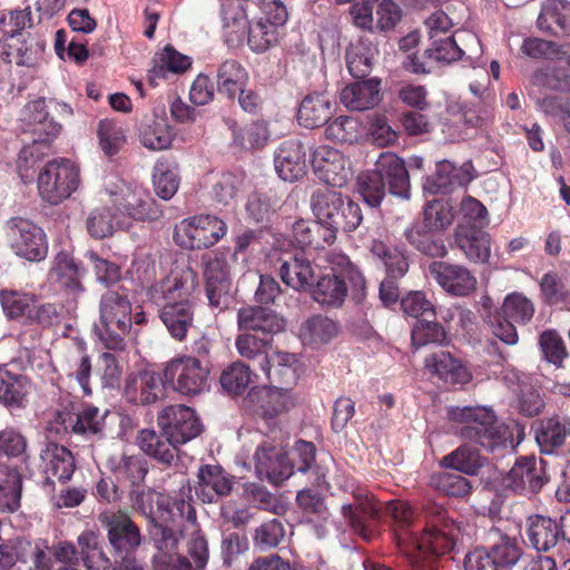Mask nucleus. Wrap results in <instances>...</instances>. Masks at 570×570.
I'll use <instances>...</instances> for the list:
<instances>
[{"mask_svg": "<svg viewBox=\"0 0 570 570\" xmlns=\"http://www.w3.org/2000/svg\"><path fill=\"white\" fill-rule=\"evenodd\" d=\"M51 273L70 294L78 296L85 292L80 281L83 273L68 253H59L56 256Z\"/></svg>", "mask_w": 570, "mask_h": 570, "instance_id": "nucleus-43", "label": "nucleus"}, {"mask_svg": "<svg viewBox=\"0 0 570 570\" xmlns=\"http://www.w3.org/2000/svg\"><path fill=\"white\" fill-rule=\"evenodd\" d=\"M22 479L17 466L0 464V511L14 512L20 507Z\"/></svg>", "mask_w": 570, "mask_h": 570, "instance_id": "nucleus-41", "label": "nucleus"}, {"mask_svg": "<svg viewBox=\"0 0 570 570\" xmlns=\"http://www.w3.org/2000/svg\"><path fill=\"white\" fill-rule=\"evenodd\" d=\"M0 302L6 316L10 320L29 322L35 297L16 291L0 292Z\"/></svg>", "mask_w": 570, "mask_h": 570, "instance_id": "nucleus-58", "label": "nucleus"}, {"mask_svg": "<svg viewBox=\"0 0 570 570\" xmlns=\"http://www.w3.org/2000/svg\"><path fill=\"white\" fill-rule=\"evenodd\" d=\"M131 325V303L126 289L105 292L99 301V318L94 325L98 341L108 350L122 351Z\"/></svg>", "mask_w": 570, "mask_h": 570, "instance_id": "nucleus-2", "label": "nucleus"}, {"mask_svg": "<svg viewBox=\"0 0 570 570\" xmlns=\"http://www.w3.org/2000/svg\"><path fill=\"white\" fill-rule=\"evenodd\" d=\"M97 135L99 146L107 156L116 155L127 140L122 126L111 119L100 120Z\"/></svg>", "mask_w": 570, "mask_h": 570, "instance_id": "nucleus-63", "label": "nucleus"}, {"mask_svg": "<svg viewBox=\"0 0 570 570\" xmlns=\"http://www.w3.org/2000/svg\"><path fill=\"white\" fill-rule=\"evenodd\" d=\"M269 138L267 122L264 120H256L245 126L233 130L234 144L243 149H259L263 148Z\"/></svg>", "mask_w": 570, "mask_h": 570, "instance_id": "nucleus-60", "label": "nucleus"}, {"mask_svg": "<svg viewBox=\"0 0 570 570\" xmlns=\"http://www.w3.org/2000/svg\"><path fill=\"white\" fill-rule=\"evenodd\" d=\"M547 462L532 456L520 458L502 478L501 488L507 494L531 498L548 483Z\"/></svg>", "mask_w": 570, "mask_h": 570, "instance_id": "nucleus-8", "label": "nucleus"}, {"mask_svg": "<svg viewBox=\"0 0 570 570\" xmlns=\"http://www.w3.org/2000/svg\"><path fill=\"white\" fill-rule=\"evenodd\" d=\"M454 240L469 261L488 262L491 254V239L487 232L469 224H460L455 228Z\"/></svg>", "mask_w": 570, "mask_h": 570, "instance_id": "nucleus-24", "label": "nucleus"}, {"mask_svg": "<svg viewBox=\"0 0 570 570\" xmlns=\"http://www.w3.org/2000/svg\"><path fill=\"white\" fill-rule=\"evenodd\" d=\"M424 519L431 522L432 529L425 528L421 537L413 532L403 531L399 534V544L402 553L409 559L413 568L421 570L423 554H444L466 534V527L449 517L448 511L438 503L428 501L417 521Z\"/></svg>", "mask_w": 570, "mask_h": 570, "instance_id": "nucleus-1", "label": "nucleus"}, {"mask_svg": "<svg viewBox=\"0 0 570 570\" xmlns=\"http://www.w3.org/2000/svg\"><path fill=\"white\" fill-rule=\"evenodd\" d=\"M375 174L389 185L390 193L402 198L410 196V178L403 159L393 153H381L375 163Z\"/></svg>", "mask_w": 570, "mask_h": 570, "instance_id": "nucleus-21", "label": "nucleus"}, {"mask_svg": "<svg viewBox=\"0 0 570 570\" xmlns=\"http://www.w3.org/2000/svg\"><path fill=\"white\" fill-rule=\"evenodd\" d=\"M191 65L189 57L179 53L173 47L167 46L154 58V66L150 70V81L156 78H166L169 72L180 73L186 71Z\"/></svg>", "mask_w": 570, "mask_h": 570, "instance_id": "nucleus-49", "label": "nucleus"}, {"mask_svg": "<svg viewBox=\"0 0 570 570\" xmlns=\"http://www.w3.org/2000/svg\"><path fill=\"white\" fill-rule=\"evenodd\" d=\"M423 216L422 224L428 230H443L453 223V206L448 200L434 199L425 205Z\"/></svg>", "mask_w": 570, "mask_h": 570, "instance_id": "nucleus-59", "label": "nucleus"}, {"mask_svg": "<svg viewBox=\"0 0 570 570\" xmlns=\"http://www.w3.org/2000/svg\"><path fill=\"white\" fill-rule=\"evenodd\" d=\"M159 430L179 445L189 442L202 432V423L195 411L183 404L164 407L157 416Z\"/></svg>", "mask_w": 570, "mask_h": 570, "instance_id": "nucleus-10", "label": "nucleus"}, {"mask_svg": "<svg viewBox=\"0 0 570 570\" xmlns=\"http://www.w3.org/2000/svg\"><path fill=\"white\" fill-rule=\"evenodd\" d=\"M446 338L444 328L434 320L422 318L412 328V345L415 348L429 344H442Z\"/></svg>", "mask_w": 570, "mask_h": 570, "instance_id": "nucleus-64", "label": "nucleus"}, {"mask_svg": "<svg viewBox=\"0 0 570 570\" xmlns=\"http://www.w3.org/2000/svg\"><path fill=\"white\" fill-rule=\"evenodd\" d=\"M130 507L142 514L149 523L160 519L161 510L166 507L167 495L151 489H132L129 492Z\"/></svg>", "mask_w": 570, "mask_h": 570, "instance_id": "nucleus-46", "label": "nucleus"}, {"mask_svg": "<svg viewBox=\"0 0 570 570\" xmlns=\"http://www.w3.org/2000/svg\"><path fill=\"white\" fill-rule=\"evenodd\" d=\"M46 558L47 554L39 546H33L22 538L11 539L0 544V566L7 570L17 562L26 563L30 559L33 561V567H37Z\"/></svg>", "mask_w": 570, "mask_h": 570, "instance_id": "nucleus-30", "label": "nucleus"}, {"mask_svg": "<svg viewBox=\"0 0 570 570\" xmlns=\"http://www.w3.org/2000/svg\"><path fill=\"white\" fill-rule=\"evenodd\" d=\"M99 521L107 528V538L114 557L137 551L142 541L141 532L127 512L101 513Z\"/></svg>", "mask_w": 570, "mask_h": 570, "instance_id": "nucleus-14", "label": "nucleus"}, {"mask_svg": "<svg viewBox=\"0 0 570 570\" xmlns=\"http://www.w3.org/2000/svg\"><path fill=\"white\" fill-rule=\"evenodd\" d=\"M204 265L205 289L209 305L218 312L229 308L234 303V289L226 259L219 256L208 257Z\"/></svg>", "mask_w": 570, "mask_h": 570, "instance_id": "nucleus-12", "label": "nucleus"}, {"mask_svg": "<svg viewBox=\"0 0 570 570\" xmlns=\"http://www.w3.org/2000/svg\"><path fill=\"white\" fill-rule=\"evenodd\" d=\"M569 435L570 420L559 415L542 420L535 430V441L546 454H552L561 448Z\"/></svg>", "mask_w": 570, "mask_h": 570, "instance_id": "nucleus-31", "label": "nucleus"}, {"mask_svg": "<svg viewBox=\"0 0 570 570\" xmlns=\"http://www.w3.org/2000/svg\"><path fill=\"white\" fill-rule=\"evenodd\" d=\"M79 184L78 166L65 158L48 161L38 176L39 195L51 205L68 199L78 189Z\"/></svg>", "mask_w": 570, "mask_h": 570, "instance_id": "nucleus-7", "label": "nucleus"}, {"mask_svg": "<svg viewBox=\"0 0 570 570\" xmlns=\"http://www.w3.org/2000/svg\"><path fill=\"white\" fill-rule=\"evenodd\" d=\"M235 348L238 355L259 368L267 366L268 356L274 350L272 337H259L245 332L236 336Z\"/></svg>", "mask_w": 570, "mask_h": 570, "instance_id": "nucleus-38", "label": "nucleus"}, {"mask_svg": "<svg viewBox=\"0 0 570 570\" xmlns=\"http://www.w3.org/2000/svg\"><path fill=\"white\" fill-rule=\"evenodd\" d=\"M40 459L41 469L48 483L52 482L53 478L66 482L75 472V458L71 451L63 445L48 443L41 451Z\"/></svg>", "mask_w": 570, "mask_h": 570, "instance_id": "nucleus-23", "label": "nucleus"}, {"mask_svg": "<svg viewBox=\"0 0 570 570\" xmlns=\"http://www.w3.org/2000/svg\"><path fill=\"white\" fill-rule=\"evenodd\" d=\"M299 361L296 354L273 350L267 366L261 370L272 385L292 387L296 384L299 373Z\"/></svg>", "mask_w": 570, "mask_h": 570, "instance_id": "nucleus-26", "label": "nucleus"}, {"mask_svg": "<svg viewBox=\"0 0 570 570\" xmlns=\"http://www.w3.org/2000/svg\"><path fill=\"white\" fill-rule=\"evenodd\" d=\"M491 542L489 553L491 554L499 570H510L522 556L521 547L515 538L502 533L499 529L492 528L488 533Z\"/></svg>", "mask_w": 570, "mask_h": 570, "instance_id": "nucleus-33", "label": "nucleus"}, {"mask_svg": "<svg viewBox=\"0 0 570 570\" xmlns=\"http://www.w3.org/2000/svg\"><path fill=\"white\" fill-rule=\"evenodd\" d=\"M552 67L540 68L532 75V83L552 90H570V56L556 59Z\"/></svg>", "mask_w": 570, "mask_h": 570, "instance_id": "nucleus-42", "label": "nucleus"}, {"mask_svg": "<svg viewBox=\"0 0 570 570\" xmlns=\"http://www.w3.org/2000/svg\"><path fill=\"white\" fill-rule=\"evenodd\" d=\"M428 273L446 293L454 296H466L476 288L475 276L462 265L433 262Z\"/></svg>", "mask_w": 570, "mask_h": 570, "instance_id": "nucleus-17", "label": "nucleus"}, {"mask_svg": "<svg viewBox=\"0 0 570 570\" xmlns=\"http://www.w3.org/2000/svg\"><path fill=\"white\" fill-rule=\"evenodd\" d=\"M163 377L176 393L194 397L209 389V370L197 357L183 355L167 362Z\"/></svg>", "mask_w": 570, "mask_h": 570, "instance_id": "nucleus-6", "label": "nucleus"}, {"mask_svg": "<svg viewBox=\"0 0 570 570\" xmlns=\"http://www.w3.org/2000/svg\"><path fill=\"white\" fill-rule=\"evenodd\" d=\"M197 478L196 493L205 503L217 502L219 498L228 495L234 487V478L217 464L202 465Z\"/></svg>", "mask_w": 570, "mask_h": 570, "instance_id": "nucleus-20", "label": "nucleus"}, {"mask_svg": "<svg viewBox=\"0 0 570 570\" xmlns=\"http://www.w3.org/2000/svg\"><path fill=\"white\" fill-rule=\"evenodd\" d=\"M540 30L570 37V2L552 0L543 7L537 20Z\"/></svg>", "mask_w": 570, "mask_h": 570, "instance_id": "nucleus-39", "label": "nucleus"}, {"mask_svg": "<svg viewBox=\"0 0 570 570\" xmlns=\"http://www.w3.org/2000/svg\"><path fill=\"white\" fill-rule=\"evenodd\" d=\"M430 485L445 495L458 498L470 494L472 490L471 482L455 472H439L432 474Z\"/></svg>", "mask_w": 570, "mask_h": 570, "instance_id": "nucleus-61", "label": "nucleus"}, {"mask_svg": "<svg viewBox=\"0 0 570 570\" xmlns=\"http://www.w3.org/2000/svg\"><path fill=\"white\" fill-rule=\"evenodd\" d=\"M9 238L13 252L30 262L46 258L48 244L45 232L32 222L16 218L9 225Z\"/></svg>", "mask_w": 570, "mask_h": 570, "instance_id": "nucleus-11", "label": "nucleus"}, {"mask_svg": "<svg viewBox=\"0 0 570 570\" xmlns=\"http://www.w3.org/2000/svg\"><path fill=\"white\" fill-rule=\"evenodd\" d=\"M451 420L456 424L455 433L464 440L481 445L483 434L494 423L495 415L485 407H455L450 411Z\"/></svg>", "mask_w": 570, "mask_h": 570, "instance_id": "nucleus-18", "label": "nucleus"}, {"mask_svg": "<svg viewBox=\"0 0 570 570\" xmlns=\"http://www.w3.org/2000/svg\"><path fill=\"white\" fill-rule=\"evenodd\" d=\"M141 450L159 463L171 465L177 458L179 444L167 438L164 431L142 430L139 434Z\"/></svg>", "mask_w": 570, "mask_h": 570, "instance_id": "nucleus-37", "label": "nucleus"}, {"mask_svg": "<svg viewBox=\"0 0 570 570\" xmlns=\"http://www.w3.org/2000/svg\"><path fill=\"white\" fill-rule=\"evenodd\" d=\"M365 281L358 268L347 257L342 256L332 272L318 277L313 298L325 307H340L348 289L360 299L363 296Z\"/></svg>", "mask_w": 570, "mask_h": 570, "instance_id": "nucleus-3", "label": "nucleus"}, {"mask_svg": "<svg viewBox=\"0 0 570 570\" xmlns=\"http://www.w3.org/2000/svg\"><path fill=\"white\" fill-rule=\"evenodd\" d=\"M129 224L125 220L116 219L109 207H100L92 209L87 218L88 233L101 239L112 235L117 228H128Z\"/></svg>", "mask_w": 570, "mask_h": 570, "instance_id": "nucleus-54", "label": "nucleus"}, {"mask_svg": "<svg viewBox=\"0 0 570 570\" xmlns=\"http://www.w3.org/2000/svg\"><path fill=\"white\" fill-rule=\"evenodd\" d=\"M197 285L196 274L190 269L174 271L148 291V297L153 304L160 308L166 303L186 301Z\"/></svg>", "mask_w": 570, "mask_h": 570, "instance_id": "nucleus-16", "label": "nucleus"}, {"mask_svg": "<svg viewBox=\"0 0 570 570\" xmlns=\"http://www.w3.org/2000/svg\"><path fill=\"white\" fill-rule=\"evenodd\" d=\"M315 217L333 229V234L340 230L348 233L355 230L363 220L360 206L341 193L327 188L316 190L311 199Z\"/></svg>", "mask_w": 570, "mask_h": 570, "instance_id": "nucleus-4", "label": "nucleus"}, {"mask_svg": "<svg viewBox=\"0 0 570 570\" xmlns=\"http://www.w3.org/2000/svg\"><path fill=\"white\" fill-rule=\"evenodd\" d=\"M239 330L274 334L285 327L284 320L272 309L262 306L242 307L237 313Z\"/></svg>", "mask_w": 570, "mask_h": 570, "instance_id": "nucleus-28", "label": "nucleus"}, {"mask_svg": "<svg viewBox=\"0 0 570 570\" xmlns=\"http://www.w3.org/2000/svg\"><path fill=\"white\" fill-rule=\"evenodd\" d=\"M274 166L278 176L285 181H296L306 173V150L296 139L283 141L274 155Z\"/></svg>", "mask_w": 570, "mask_h": 570, "instance_id": "nucleus-19", "label": "nucleus"}, {"mask_svg": "<svg viewBox=\"0 0 570 570\" xmlns=\"http://www.w3.org/2000/svg\"><path fill=\"white\" fill-rule=\"evenodd\" d=\"M425 367L431 374L439 376L445 383L464 384L471 377L466 367L444 351H439L429 356L425 360Z\"/></svg>", "mask_w": 570, "mask_h": 570, "instance_id": "nucleus-36", "label": "nucleus"}, {"mask_svg": "<svg viewBox=\"0 0 570 570\" xmlns=\"http://www.w3.org/2000/svg\"><path fill=\"white\" fill-rule=\"evenodd\" d=\"M194 306L189 301L166 303L159 311V317L170 336L177 341L186 338L188 330L194 324Z\"/></svg>", "mask_w": 570, "mask_h": 570, "instance_id": "nucleus-29", "label": "nucleus"}, {"mask_svg": "<svg viewBox=\"0 0 570 570\" xmlns=\"http://www.w3.org/2000/svg\"><path fill=\"white\" fill-rule=\"evenodd\" d=\"M312 167L315 175L325 184L343 187L352 177L351 163L340 150L330 146H318L312 153Z\"/></svg>", "mask_w": 570, "mask_h": 570, "instance_id": "nucleus-15", "label": "nucleus"}, {"mask_svg": "<svg viewBox=\"0 0 570 570\" xmlns=\"http://www.w3.org/2000/svg\"><path fill=\"white\" fill-rule=\"evenodd\" d=\"M470 169L471 164L456 168L451 161L442 160L438 163L435 175L426 180L424 188L432 194L449 193L455 186H464L473 179Z\"/></svg>", "mask_w": 570, "mask_h": 570, "instance_id": "nucleus-27", "label": "nucleus"}, {"mask_svg": "<svg viewBox=\"0 0 570 570\" xmlns=\"http://www.w3.org/2000/svg\"><path fill=\"white\" fill-rule=\"evenodd\" d=\"M109 468L119 476L128 479L131 484L144 481L148 469L141 455L119 454L109 459Z\"/></svg>", "mask_w": 570, "mask_h": 570, "instance_id": "nucleus-55", "label": "nucleus"}, {"mask_svg": "<svg viewBox=\"0 0 570 570\" xmlns=\"http://www.w3.org/2000/svg\"><path fill=\"white\" fill-rule=\"evenodd\" d=\"M68 375L75 376L85 394L90 395L89 377L91 371L90 358L81 345H73L66 353Z\"/></svg>", "mask_w": 570, "mask_h": 570, "instance_id": "nucleus-56", "label": "nucleus"}, {"mask_svg": "<svg viewBox=\"0 0 570 570\" xmlns=\"http://www.w3.org/2000/svg\"><path fill=\"white\" fill-rule=\"evenodd\" d=\"M78 544L87 570H99L100 567L108 568L111 564L108 556L102 551L98 535L91 531H85L78 537Z\"/></svg>", "mask_w": 570, "mask_h": 570, "instance_id": "nucleus-52", "label": "nucleus"}, {"mask_svg": "<svg viewBox=\"0 0 570 570\" xmlns=\"http://www.w3.org/2000/svg\"><path fill=\"white\" fill-rule=\"evenodd\" d=\"M224 35L229 46H238L245 40L250 21L240 3H230L223 10Z\"/></svg>", "mask_w": 570, "mask_h": 570, "instance_id": "nucleus-45", "label": "nucleus"}, {"mask_svg": "<svg viewBox=\"0 0 570 570\" xmlns=\"http://www.w3.org/2000/svg\"><path fill=\"white\" fill-rule=\"evenodd\" d=\"M161 379L155 372L139 371L127 376L124 393L134 404L155 403L161 393Z\"/></svg>", "mask_w": 570, "mask_h": 570, "instance_id": "nucleus-25", "label": "nucleus"}, {"mask_svg": "<svg viewBox=\"0 0 570 570\" xmlns=\"http://www.w3.org/2000/svg\"><path fill=\"white\" fill-rule=\"evenodd\" d=\"M29 382L26 376L0 366V403L8 407H21L28 394Z\"/></svg>", "mask_w": 570, "mask_h": 570, "instance_id": "nucleus-44", "label": "nucleus"}, {"mask_svg": "<svg viewBox=\"0 0 570 570\" xmlns=\"http://www.w3.org/2000/svg\"><path fill=\"white\" fill-rule=\"evenodd\" d=\"M435 230H428L424 224H415L406 229L405 237L417 250L432 257H444L448 253L441 238L433 235Z\"/></svg>", "mask_w": 570, "mask_h": 570, "instance_id": "nucleus-51", "label": "nucleus"}, {"mask_svg": "<svg viewBox=\"0 0 570 570\" xmlns=\"http://www.w3.org/2000/svg\"><path fill=\"white\" fill-rule=\"evenodd\" d=\"M528 540L531 547L537 551H549L554 548L561 539L559 523L542 515H534L529 519Z\"/></svg>", "mask_w": 570, "mask_h": 570, "instance_id": "nucleus-34", "label": "nucleus"}, {"mask_svg": "<svg viewBox=\"0 0 570 570\" xmlns=\"http://www.w3.org/2000/svg\"><path fill=\"white\" fill-rule=\"evenodd\" d=\"M173 137V129L164 119L153 120L140 132L141 144L150 150L167 149L171 145Z\"/></svg>", "mask_w": 570, "mask_h": 570, "instance_id": "nucleus-62", "label": "nucleus"}, {"mask_svg": "<svg viewBox=\"0 0 570 570\" xmlns=\"http://www.w3.org/2000/svg\"><path fill=\"white\" fill-rule=\"evenodd\" d=\"M226 224L212 215L181 220L175 228V239L186 248H207L226 235Z\"/></svg>", "mask_w": 570, "mask_h": 570, "instance_id": "nucleus-9", "label": "nucleus"}, {"mask_svg": "<svg viewBox=\"0 0 570 570\" xmlns=\"http://www.w3.org/2000/svg\"><path fill=\"white\" fill-rule=\"evenodd\" d=\"M442 462L445 466L455 471L469 475H476L479 470L484 465L485 460L476 450L462 445L449 455L444 456Z\"/></svg>", "mask_w": 570, "mask_h": 570, "instance_id": "nucleus-57", "label": "nucleus"}, {"mask_svg": "<svg viewBox=\"0 0 570 570\" xmlns=\"http://www.w3.org/2000/svg\"><path fill=\"white\" fill-rule=\"evenodd\" d=\"M304 344L320 346L327 344L338 333L337 324L323 315H315L306 320L299 330Z\"/></svg>", "mask_w": 570, "mask_h": 570, "instance_id": "nucleus-47", "label": "nucleus"}, {"mask_svg": "<svg viewBox=\"0 0 570 570\" xmlns=\"http://www.w3.org/2000/svg\"><path fill=\"white\" fill-rule=\"evenodd\" d=\"M254 376L255 374L247 364L236 361L222 372L219 382L228 394L240 395L248 389Z\"/></svg>", "mask_w": 570, "mask_h": 570, "instance_id": "nucleus-53", "label": "nucleus"}, {"mask_svg": "<svg viewBox=\"0 0 570 570\" xmlns=\"http://www.w3.org/2000/svg\"><path fill=\"white\" fill-rule=\"evenodd\" d=\"M344 518L350 525L364 539H368L365 532L366 522L377 517L379 507L367 495H356L355 502L342 507Z\"/></svg>", "mask_w": 570, "mask_h": 570, "instance_id": "nucleus-48", "label": "nucleus"}, {"mask_svg": "<svg viewBox=\"0 0 570 570\" xmlns=\"http://www.w3.org/2000/svg\"><path fill=\"white\" fill-rule=\"evenodd\" d=\"M106 193L117 212L139 222L157 220L161 210L141 186L121 178H111L106 184Z\"/></svg>", "mask_w": 570, "mask_h": 570, "instance_id": "nucleus-5", "label": "nucleus"}, {"mask_svg": "<svg viewBox=\"0 0 570 570\" xmlns=\"http://www.w3.org/2000/svg\"><path fill=\"white\" fill-rule=\"evenodd\" d=\"M380 100V81L376 79L347 85L341 92L342 104L351 110L363 111L371 109Z\"/></svg>", "mask_w": 570, "mask_h": 570, "instance_id": "nucleus-32", "label": "nucleus"}, {"mask_svg": "<svg viewBox=\"0 0 570 570\" xmlns=\"http://www.w3.org/2000/svg\"><path fill=\"white\" fill-rule=\"evenodd\" d=\"M191 488L181 487L177 498L171 499L167 495L166 507L161 510L160 520L166 522H177L186 520L191 525L196 523V511L191 504Z\"/></svg>", "mask_w": 570, "mask_h": 570, "instance_id": "nucleus-50", "label": "nucleus"}, {"mask_svg": "<svg viewBox=\"0 0 570 570\" xmlns=\"http://www.w3.org/2000/svg\"><path fill=\"white\" fill-rule=\"evenodd\" d=\"M253 460L255 472L259 479H267L278 485L294 473V466L286 458V452L273 441L262 439L257 444Z\"/></svg>", "mask_w": 570, "mask_h": 570, "instance_id": "nucleus-13", "label": "nucleus"}, {"mask_svg": "<svg viewBox=\"0 0 570 570\" xmlns=\"http://www.w3.org/2000/svg\"><path fill=\"white\" fill-rule=\"evenodd\" d=\"M333 115L330 97L321 94L307 95L301 102L297 112L299 125L305 128H317L326 124Z\"/></svg>", "mask_w": 570, "mask_h": 570, "instance_id": "nucleus-35", "label": "nucleus"}, {"mask_svg": "<svg viewBox=\"0 0 570 570\" xmlns=\"http://www.w3.org/2000/svg\"><path fill=\"white\" fill-rule=\"evenodd\" d=\"M248 80L246 69L234 59L225 60L217 69V91L229 99H234L238 91L247 86Z\"/></svg>", "mask_w": 570, "mask_h": 570, "instance_id": "nucleus-40", "label": "nucleus"}, {"mask_svg": "<svg viewBox=\"0 0 570 570\" xmlns=\"http://www.w3.org/2000/svg\"><path fill=\"white\" fill-rule=\"evenodd\" d=\"M278 273L284 284L298 292L311 289L318 277L311 261L298 254L282 258Z\"/></svg>", "mask_w": 570, "mask_h": 570, "instance_id": "nucleus-22", "label": "nucleus"}]
</instances>
